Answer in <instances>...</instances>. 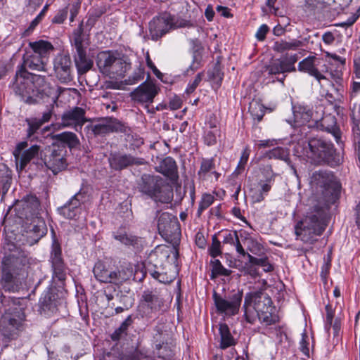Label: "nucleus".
Returning a JSON list of instances; mask_svg holds the SVG:
<instances>
[{
	"instance_id": "f257e3e1",
	"label": "nucleus",
	"mask_w": 360,
	"mask_h": 360,
	"mask_svg": "<svg viewBox=\"0 0 360 360\" xmlns=\"http://www.w3.org/2000/svg\"><path fill=\"white\" fill-rule=\"evenodd\" d=\"M44 223L33 225L26 235L22 234L16 242L8 241L3 246L4 254L0 263V290L18 292L22 281L32 276L37 266V259L32 257L21 245H32L45 234Z\"/></svg>"
},
{
	"instance_id": "f03ea898",
	"label": "nucleus",
	"mask_w": 360,
	"mask_h": 360,
	"mask_svg": "<svg viewBox=\"0 0 360 360\" xmlns=\"http://www.w3.org/2000/svg\"><path fill=\"white\" fill-rule=\"evenodd\" d=\"M13 89L16 94L29 104L37 103V99L44 95L50 96L53 91L44 77L31 74L24 69L17 71Z\"/></svg>"
},
{
	"instance_id": "7ed1b4c3",
	"label": "nucleus",
	"mask_w": 360,
	"mask_h": 360,
	"mask_svg": "<svg viewBox=\"0 0 360 360\" xmlns=\"http://www.w3.org/2000/svg\"><path fill=\"white\" fill-rule=\"evenodd\" d=\"M326 214L322 206L316 205L309 210L304 217L295 225V234L302 241L313 243L326 226Z\"/></svg>"
},
{
	"instance_id": "20e7f679",
	"label": "nucleus",
	"mask_w": 360,
	"mask_h": 360,
	"mask_svg": "<svg viewBox=\"0 0 360 360\" xmlns=\"http://www.w3.org/2000/svg\"><path fill=\"white\" fill-rule=\"evenodd\" d=\"M96 65L99 71L111 79L122 78L131 68L129 58L117 51H105L98 53Z\"/></svg>"
},
{
	"instance_id": "39448f33",
	"label": "nucleus",
	"mask_w": 360,
	"mask_h": 360,
	"mask_svg": "<svg viewBox=\"0 0 360 360\" xmlns=\"http://www.w3.org/2000/svg\"><path fill=\"white\" fill-rule=\"evenodd\" d=\"M302 155L314 164L327 163L335 165L340 163V158L333 144L321 137L310 139L307 146L302 149Z\"/></svg>"
},
{
	"instance_id": "423d86ee",
	"label": "nucleus",
	"mask_w": 360,
	"mask_h": 360,
	"mask_svg": "<svg viewBox=\"0 0 360 360\" xmlns=\"http://www.w3.org/2000/svg\"><path fill=\"white\" fill-rule=\"evenodd\" d=\"M30 51L23 55V63L20 69H30L37 71H46L49 56L53 50L51 43L39 40L29 43Z\"/></svg>"
},
{
	"instance_id": "0eeeda50",
	"label": "nucleus",
	"mask_w": 360,
	"mask_h": 360,
	"mask_svg": "<svg viewBox=\"0 0 360 360\" xmlns=\"http://www.w3.org/2000/svg\"><path fill=\"white\" fill-rule=\"evenodd\" d=\"M137 185L140 192L155 201L167 203L171 200L172 192L160 176L143 174L138 181Z\"/></svg>"
},
{
	"instance_id": "6e6552de",
	"label": "nucleus",
	"mask_w": 360,
	"mask_h": 360,
	"mask_svg": "<svg viewBox=\"0 0 360 360\" xmlns=\"http://www.w3.org/2000/svg\"><path fill=\"white\" fill-rule=\"evenodd\" d=\"M93 272L98 281L117 285L125 282L129 276L125 268H113L110 264L102 262L96 263Z\"/></svg>"
},
{
	"instance_id": "1a4fd4ad",
	"label": "nucleus",
	"mask_w": 360,
	"mask_h": 360,
	"mask_svg": "<svg viewBox=\"0 0 360 360\" xmlns=\"http://www.w3.org/2000/svg\"><path fill=\"white\" fill-rule=\"evenodd\" d=\"M271 299L262 291L250 292L245 295L243 309L246 320L251 322L252 320L249 316L251 311V307L257 313L264 312L267 310H274Z\"/></svg>"
},
{
	"instance_id": "9d476101",
	"label": "nucleus",
	"mask_w": 360,
	"mask_h": 360,
	"mask_svg": "<svg viewBox=\"0 0 360 360\" xmlns=\"http://www.w3.org/2000/svg\"><path fill=\"white\" fill-rule=\"evenodd\" d=\"M174 17L168 13H162L154 17L149 22V32L153 40L157 41L172 29L181 27Z\"/></svg>"
},
{
	"instance_id": "9b49d317",
	"label": "nucleus",
	"mask_w": 360,
	"mask_h": 360,
	"mask_svg": "<svg viewBox=\"0 0 360 360\" xmlns=\"http://www.w3.org/2000/svg\"><path fill=\"white\" fill-rule=\"evenodd\" d=\"M298 60L297 54H286L280 58H276L269 62L266 66V71L270 75H282L281 78L277 77V79L283 83L285 78V74L295 72V63Z\"/></svg>"
},
{
	"instance_id": "f8f14e48",
	"label": "nucleus",
	"mask_w": 360,
	"mask_h": 360,
	"mask_svg": "<svg viewBox=\"0 0 360 360\" xmlns=\"http://www.w3.org/2000/svg\"><path fill=\"white\" fill-rule=\"evenodd\" d=\"M243 295L242 290H238L228 298L223 297L214 292L213 293V300L217 311L228 316H233L238 314Z\"/></svg>"
},
{
	"instance_id": "ddd939ff",
	"label": "nucleus",
	"mask_w": 360,
	"mask_h": 360,
	"mask_svg": "<svg viewBox=\"0 0 360 360\" xmlns=\"http://www.w3.org/2000/svg\"><path fill=\"white\" fill-rule=\"evenodd\" d=\"M163 298L156 290H146L143 292L139 305V312L142 317H152L159 311L163 305Z\"/></svg>"
},
{
	"instance_id": "4468645a",
	"label": "nucleus",
	"mask_w": 360,
	"mask_h": 360,
	"mask_svg": "<svg viewBox=\"0 0 360 360\" xmlns=\"http://www.w3.org/2000/svg\"><path fill=\"white\" fill-rule=\"evenodd\" d=\"M66 153V148L64 146L53 144L49 148L44 158L46 167L54 174L65 169L67 167Z\"/></svg>"
},
{
	"instance_id": "2eb2a0df",
	"label": "nucleus",
	"mask_w": 360,
	"mask_h": 360,
	"mask_svg": "<svg viewBox=\"0 0 360 360\" xmlns=\"http://www.w3.org/2000/svg\"><path fill=\"white\" fill-rule=\"evenodd\" d=\"M311 185L315 187L317 192L321 193L324 200L332 194V191L338 188L333 179V176L325 171H317L313 173L311 178Z\"/></svg>"
},
{
	"instance_id": "dca6fc26",
	"label": "nucleus",
	"mask_w": 360,
	"mask_h": 360,
	"mask_svg": "<svg viewBox=\"0 0 360 360\" xmlns=\"http://www.w3.org/2000/svg\"><path fill=\"white\" fill-rule=\"evenodd\" d=\"M85 114V110L80 107H74L68 110L62 115L60 126L62 127H71L79 132L87 121Z\"/></svg>"
},
{
	"instance_id": "f3484780",
	"label": "nucleus",
	"mask_w": 360,
	"mask_h": 360,
	"mask_svg": "<svg viewBox=\"0 0 360 360\" xmlns=\"http://www.w3.org/2000/svg\"><path fill=\"white\" fill-rule=\"evenodd\" d=\"M159 91V88L152 82H144L131 93V97L135 102L148 107L153 102Z\"/></svg>"
},
{
	"instance_id": "a211bd4d",
	"label": "nucleus",
	"mask_w": 360,
	"mask_h": 360,
	"mask_svg": "<svg viewBox=\"0 0 360 360\" xmlns=\"http://www.w3.org/2000/svg\"><path fill=\"white\" fill-rule=\"evenodd\" d=\"M87 134L102 136L110 132H122L124 131V126L117 120L110 118L102 120L97 124H91L85 127Z\"/></svg>"
},
{
	"instance_id": "6ab92c4d",
	"label": "nucleus",
	"mask_w": 360,
	"mask_h": 360,
	"mask_svg": "<svg viewBox=\"0 0 360 360\" xmlns=\"http://www.w3.org/2000/svg\"><path fill=\"white\" fill-rule=\"evenodd\" d=\"M317 113L320 115V118L317 122L309 124V127H316L321 131H326L330 133L334 136L337 143H339L341 139L340 131L337 127L336 118L331 114L323 115V109L321 106L317 109Z\"/></svg>"
},
{
	"instance_id": "aec40b11",
	"label": "nucleus",
	"mask_w": 360,
	"mask_h": 360,
	"mask_svg": "<svg viewBox=\"0 0 360 360\" xmlns=\"http://www.w3.org/2000/svg\"><path fill=\"white\" fill-rule=\"evenodd\" d=\"M53 70L60 82L68 83L72 80V61L69 55L58 54L53 60Z\"/></svg>"
},
{
	"instance_id": "412c9836",
	"label": "nucleus",
	"mask_w": 360,
	"mask_h": 360,
	"mask_svg": "<svg viewBox=\"0 0 360 360\" xmlns=\"http://www.w3.org/2000/svg\"><path fill=\"white\" fill-rule=\"evenodd\" d=\"M143 159L138 158L130 154L123 153H112L108 158V162L111 169L120 171L131 165H140L143 164Z\"/></svg>"
},
{
	"instance_id": "4be33fe9",
	"label": "nucleus",
	"mask_w": 360,
	"mask_h": 360,
	"mask_svg": "<svg viewBox=\"0 0 360 360\" xmlns=\"http://www.w3.org/2000/svg\"><path fill=\"white\" fill-rule=\"evenodd\" d=\"M85 198L84 193H77L64 205L58 209L60 214L68 219L76 220L81 211L80 205Z\"/></svg>"
},
{
	"instance_id": "5701e85b",
	"label": "nucleus",
	"mask_w": 360,
	"mask_h": 360,
	"mask_svg": "<svg viewBox=\"0 0 360 360\" xmlns=\"http://www.w3.org/2000/svg\"><path fill=\"white\" fill-rule=\"evenodd\" d=\"M27 146V142L18 143L13 151V155L15 159L16 165L20 166V169H23L26 165L37 155L39 147L37 145L32 146L27 150H25Z\"/></svg>"
},
{
	"instance_id": "b1692460",
	"label": "nucleus",
	"mask_w": 360,
	"mask_h": 360,
	"mask_svg": "<svg viewBox=\"0 0 360 360\" xmlns=\"http://www.w3.org/2000/svg\"><path fill=\"white\" fill-rule=\"evenodd\" d=\"M158 228L160 233L168 240V236L179 233L177 219L167 212L162 213L158 219Z\"/></svg>"
},
{
	"instance_id": "393cba45",
	"label": "nucleus",
	"mask_w": 360,
	"mask_h": 360,
	"mask_svg": "<svg viewBox=\"0 0 360 360\" xmlns=\"http://www.w3.org/2000/svg\"><path fill=\"white\" fill-rule=\"evenodd\" d=\"M316 107L314 110L309 108V106L297 105L292 107L294 121L297 125L304 124L307 122L313 124L314 122H317L320 118V115L317 113Z\"/></svg>"
},
{
	"instance_id": "a878e982",
	"label": "nucleus",
	"mask_w": 360,
	"mask_h": 360,
	"mask_svg": "<svg viewBox=\"0 0 360 360\" xmlns=\"http://www.w3.org/2000/svg\"><path fill=\"white\" fill-rule=\"evenodd\" d=\"M319 63V58L314 56H309L298 63L297 68L300 72L307 73L320 82L321 79H325L326 77L323 74V70H319L318 69Z\"/></svg>"
},
{
	"instance_id": "bb28decb",
	"label": "nucleus",
	"mask_w": 360,
	"mask_h": 360,
	"mask_svg": "<svg viewBox=\"0 0 360 360\" xmlns=\"http://www.w3.org/2000/svg\"><path fill=\"white\" fill-rule=\"evenodd\" d=\"M21 326L20 321L11 318L8 315L2 316L0 321V332L7 339H13Z\"/></svg>"
},
{
	"instance_id": "cd10ccee",
	"label": "nucleus",
	"mask_w": 360,
	"mask_h": 360,
	"mask_svg": "<svg viewBox=\"0 0 360 360\" xmlns=\"http://www.w3.org/2000/svg\"><path fill=\"white\" fill-rule=\"evenodd\" d=\"M198 176L202 180L217 181L219 174L215 171V165L213 159H203L201 162L200 168L198 171Z\"/></svg>"
},
{
	"instance_id": "c85d7f7f",
	"label": "nucleus",
	"mask_w": 360,
	"mask_h": 360,
	"mask_svg": "<svg viewBox=\"0 0 360 360\" xmlns=\"http://www.w3.org/2000/svg\"><path fill=\"white\" fill-rule=\"evenodd\" d=\"M74 60L77 72L80 75L85 74L93 67L94 62L86 56L85 50L76 52Z\"/></svg>"
},
{
	"instance_id": "c756f323",
	"label": "nucleus",
	"mask_w": 360,
	"mask_h": 360,
	"mask_svg": "<svg viewBox=\"0 0 360 360\" xmlns=\"http://www.w3.org/2000/svg\"><path fill=\"white\" fill-rule=\"evenodd\" d=\"M21 203L25 212V218H34L37 217L39 214L40 203L35 196H27Z\"/></svg>"
},
{
	"instance_id": "7c9ffc66",
	"label": "nucleus",
	"mask_w": 360,
	"mask_h": 360,
	"mask_svg": "<svg viewBox=\"0 0 360 360\" xmlns=\"http://www.w3.org/2000/svg\"><path fill=\"white\" fill-rule=\"evenodd\" d=\"M53 139L61 143L58 144L59 146H64L65 147L68 146L70 148H76L80 143L77 135L70 131H65L55 134Z\"/></svg>"
},
{
	"instance_id": "2f4dec72",
	"label": "nucleus",
	"mask_w": 360,
	"mask_h": 360,
	"mask_svg": "<svg viewBox=\"0 0 360 360\" xmlns=\"http://www.w3.org/2000/svg\"><path fill=\"white\" fill-rule=\"evenodd\" d=\"M222 243L224 244H228L235 248L236 252L243 255H246V252L243 248L239 237L238 236V232L236 231H226L223 233V240Z\"/></svg>"
},
{
	"instance_id": "473e14b6",
	"label": "nucleus",
	"mask_w": 360,
	"mask_h": 360,
	"mask_svg": "<svg viewBox=\"0 0 360 360\" xmlns=\"http://www.w3.org/2000/svg\"><path fill=\"white\" fill-rule=\"evenodd\" d=\"M39 304L41 313H44L46 316H49L57 311L56 301L52 299V295L50 292H46L41 297Z\"/></svg>"
},
{
	"instance_id": "72a5a7b5",
	"label": "nucleus",
	"mask_w": 360,
	"mask_h": 360,
	"mask_svg": "<svg viewBox=\"0 0 360 360\" xmlns=\"http://www.w3.org/2000/svg\"><path fill=\"white\" fill-rule=\"evenodd\" d=\"M302 46V42L298 39L290 41L278 40L274 42V50L278 53H283L287 51H296Z\"/></svg>"
},
{
	"instance_id": "f704fd0d",
	"label": "nucleus",
	"mask_w": 360,
	"mask_h": 360,
	"mask_svg": "<svg viewBox=\"0 0 360 360\" xmlns=\"http://www.w3.org/2000/svg\"><path fill=\"white\" fill-rule=\"evenodd\" d=\"M219 334L221 338L220 348L225 349L236 345V342L230 333L229 328L226 323L219 325Z\"/></svg>"
},
{
	"instance_id": "c9c22d12",
	"label": "nucleus",
	"mask_w": 360,
	"mask_h": 360,
	"mask_svg": "<svg viewBox=\"0 0 360 360\" xmlns=\"http://www.w3.org/2000/svg\"><path fill=\"white\" fill-rule=\"evenodd\" d=\"M155 267L156 269L155 270L148 268V271L154 278L163 283H170L173 280L174 276H169L167 272L164 271V267L162 266L158 267L157 265H155Z\"/></svg>"
},
{
	"instance_id": "e433bc0d",
	"label": "nucleus",
	"mask_w": 360,
	"mask_h": 360,
	"mask_svg": "<svg viewBox=\"0 0 360 360\" xmlns=\"http://www.w3.org/2000/svg\"><path fill=\"white\" fill-rule=\"evenodd\" d=\"M176 170V162L171 157L165 158L160 165V172L165 176L173 175Z\"/></svg>"
},
{
	"instance_id": "4c0bfd02",
	"label": "nucleus",
	"mask_w": 360,
	"mask_h": 360,
	"mask_svg": "<svg viewBox=\"0 0 360 360\" xmlns=\"http://www.w3.org/2000/svg\"><path fill=\"white\" fill-rule=\"evenodd\" d=\"M114 238L125 245H133L136 241V237L129 234L124 229H119L113 233Z\"/></svg>"
},
{
	"instance_id": "58836bf2",
	"label": "nucleus",
	"mask_w": 360,
	"mask_h": 360,
	"mask_svg": "<svg viewBox=\"0 0 360 360\" xmlns=\"http://www.w3.org/2000/svg\"><path fill=\"white\" fill-rule=\"evenodd\" d=\"M268 155L270 158L282 160L288 165L290 164L288 150L285 148L276 147L273 148L269 151Z\"/></svg>"
},
{
	"instance_id": "ea45409f",
	"label": "nucleus",
	"mask_w": 360,
	"mask_h": 360,
	"mask_svg": "<svg viewBox=\"0 0 360 360\" xmlns=\"http://www.w3.org/2000/svg\"><path fill=\"white\" fill-rule=\"evenodd\" d=\"M84 36L83 34V29L82 25L77 27L73 32L72 44L76 49V52L85 50L84 46Z\"/></svg>"
},
{
	"instance_id": "a19ab883",
	"label": "nucleus",
	"mask_w": 360,
	"mask_h": 360,
	"mask_svg": "<svg viewBox=\"0 0 360 360\" xmlns=\"http://www.w3.org/2000/svg\"><path fill=\"white\" fill-rule=\"evenodd\" d=\"M246 255L249 259L250 263L262 266L265 272H270L273 270V266L269 263L267 257L257 258L248 253H246Z\"/></svg>"
},
{
	"instance_id": "79ce46f5",
	"label": "nucleus",
	"mask_w": 360,
	"mask_h": 360,
	"mask_svg": "<svg viewBox=\"0 0 360 360\" xmlns=\"http://www.w3.org/2000/svg\"><path fill=\"white\" fill-rule=\"evenodd\" d=\"M249 110L252 117L257 120V122H260L262 120L265 113L264 106L258 102L250 103Z\"/></svg>"
},
{
	"instance_id": "37998d69",
	"label": "nucleus",
	"mask_w": 360,
	"mask_h": 360,
	"mask_svg": "<svg viewBox=\"0 0 360 360\" xmlns=\"http://www.w3.org/2000/svg\"><path fill=\"white\" fill-rule=\"evenodd\" d=\"M51 260L52 266L63 264V261L61 257V248L60 245L54 241L52 245V250L51 252Z\"/></svg>"
},
{
	"instance_id": "c03bdc74",
	"label": "nucleus",
	"mask_w": 360,
	"mask_h": 360,
	"mask_svg": "<svg viewBox=\"0 0 360 360\" xmlns=\"http://www.w3.org/2000/svg\"><path fill=\"white\" fill-rule=\"evenodd\" d=\"M211 264L212 267V274L214 276H228L231 274V271L224 268L219 259L211 261Z\"/></svg>"
},
{
	"instance_id": "a18cd8bd",
	"label": "nucleus",
	"mask_w": 360,
	"mask_h": 360,
	"mask_svg": "<svg viewBox=\"0 0 360 360\" xmlns=\"http://www.w3.org/2000/svg\"><path fill=\"white\" fill-rule=\"evenodd\" d=\"M214 200V197L209 193H204L202 195V198L199 202V206L198 209V214L200 216L202 212L208 208Z\"/></svg>"
},
{
	"instance_id": "49530a36",
	"label": "nucleus",
	"mask_w": 360,
	"mask_h": 360,
	"mask_svg": "<svg viewBox=\"0 0 360 360\" xmlns=\"http://www.w3.org/2000/svg\"><path fill=\"white\" fill-rule=\"evenodd\" d=\"M273 311L274 310H267L264 312L257 313V314L261 322L266 325H271L276 321V316L273 315Z\"/></svg>"
},
{
	"instance_id": "de8ad7c7",
	"label": "nucleus",
	"mask_w": 360,
	"mask_h": 360,
	"mask_svg": "<svg viewBox=\"0 0 360 360\" xmlns=\"http://www.w3.org/2000/svg\"><path fill=\"white\" fill-rule=\"evenodd\" d=\"M155 348L158 350L157 356L159 358L167 359L172 356V350L167 344H165L164 342H162V345L157 344Z\"/></svg>"
},
{
	"instance_id": "09e8293b",
	"label": "nucleus",
	"mask_w": 360,
	"mask_h": 360,
	"mask_svg": "<svg viewBox=\"0 0 360 360\" xmlns=\"http://www.w3.org/2000/svg\"><path fill=\"white\" fill-rule=\"evenodd\" d=\"M210 255L215 258L221 254V242L218 240L216 235L212 236V245L209 248Z\"/></svg>"
},
{
	"instance_id": "8fccbe9b",
	"label": "nucleus",
	"mask_w": 360,
	"mask_h": 360,
	"mask_svg": "<svg viewBox=\"0 0 360 360\" xmlns=\"http://www.w3.org/2000/svg\"><path fill=\"white\" fill-rule=\"evenodd\" d=\"M260 170L266 182H271L274 180L275 174L270 165L266 164L262 165Z\"/></svg>"
},
{
	"instance_id": "3c124183",
	"label": "nucleus",
	"mask_w": 360,
	"mask_h": 360,
	"mask_svg": "<svg viewBox=\"0 0 360 360\" xmlns=\"http://www.w3.org/2000/svg\"><path fill=\"white\" fill-rule=\"evenodd\" d=\"M326 56L329 58V63L335 64L337 68L342 67L345 63V59L335 53H327Z\"/></svg>"
},
{
	"instance_id": "603ef678",
	"label": "nucleus",
	"mask_w": 360,
	"mask_h": 360,
	"mask_svg": "<svg viewBox=\"0 0 360 360\" xmlns=\"http://www.w3.org/2000/svg\"><path fill=\"white\" fill-rule=\"evenodd\" d=\"M53 275L59 281H64L66 278V269L64 264L52 266Z\"/></svg>"
},
{
	"instance_id": "864d4df0",
	"label": "nucleus",
	"mask_w": 360,
	"mask_h": 360,
	"mask_svg": "<svg viewBox=\"0 0 360 360\" xmlns=\"http://www.w3.org/2000/svg\"><path fill=\"white\" fill-rule=\"evenodd\" d=\"M250 153V150L248 147H246L243 149L241 157L240 158L237 169L238 170H242L244 169L245 165L247 164V162L248 160L249 156Z\"/></svg>"
},
{
	"instance_id": "5fc2aeb1",
	"label": "nucleus",
	"mask_w": 360,
	"mask_h": 360,
	"mask_svg": "<svg viewBox=\"0 0 360 360\" xmlns=\"http://www.w3.org/2000/svg\"><path fill=\"white\" fill-rule=\"evenodd\" d=\"M203 77V72H199L195 77L194 80L190 82L186 89L187 94H191L195 91L197 86L202 81Z\"/></svg>"
},
{
	"instance_id": "6e6d98bb",
	"label": "nucleus",
	"mask_w": 360,
	"mask_h": 360,
	"mask_svg": "<svg viewBox=\"0 0 360 360\" xmlns=\"http://www.w3.org/2000/svg\"><path fill=\"white\" fill-rule=\"evenodd\" d=\"M256 264H252L251 263H246L244 266V272L245 274H248L250 276L255 278L258 276V271L255 267Z\"/></svg>"
},
{
	"instance_id": "4d7b16f0",
	"label": "nucleus",
	"mask_w": 360,
	"mask_h": 360,
	"mask_svg": "<svg viewBox=\"0 0 360 360\" xmlns=\"http://www.w3.org/2000/svg\"><path fill=\"white\" fill-rule=\"evenodd\" d=\"M44 124L40 119H34L29 123V134H34Z\"/></svg>"
},
{
	"instance_id": "13d9d810",
	"label": "nucleus",
	"mask_w": 360,
	"mask_h": 360,
	"mask_svg": "<svg viewBox=\"0 0 360 360\" xmlns=\"http://www.w3.org/2000/svg\"><path fill=\"white\" fill-rule=\"evenodd\" d=\"M269 31V27L266 25H262L257 30L255 37L259 41H263L265 39L266 34Z\"/></svg>"
},
{
	"instance_id": "bf43d9fd",
	"label": "nucleus",
	"mask_w": 360,
	"mask_h": 360,
	"mask_svg": "<svg viewBox=\"0 0 360 360\" xmlns=\"http://www.w3.org/2000/svg\"><path fill=\"white\" fill-rule=\"evenodd\" d=\"M212 79L216 82V84L219 86L223 79V74L221 70L218 68H214L213 70Z\"/></svg>"
},
{
	"instance_id": "052dcab7",
	"label": "nucleus",
	"mask_w": 360,
	"mask_h": 360,
	"mask_svg": "<svg viewBox=\"0 0 360 360\" xmlns=\"http://www.w3.org/2000/svg\"><path fill=\"white\" fill-rule=\"evenodd\" d=\"M181 104L182 102L181 98L177 96H174L170 100L169 107L171 110H175L179 109L181 107Z\"/></svg>"
},
{
	"instance_id": "680f3d73",
	"label": "nucleus",
	"mask_w": 360,
	"mask_h": 360,
	"mask_svg": "<svg viewBox=\"0 0 360 360\" xmlns=\"http://www.w3.org/2000/svg\"><path fill=\"white\" fill-rule=\"evenodd\" d=\"M133 318L131 315H129L127 319L122 323L119 327V330H123L127 333L128 328L132 324Z\"/></svg>"
},
{
	"instance_id": "e2e57ef3",
	"label": "nucleus",
	"mask_w": 360,
	"mask_h": 360,
	"mask_svg": "<svg viewBox=\"0 0 360 360\" xmlns=\"http://www.w3.org/2000/svg\"><path fill=\"white\" fill-rule=\"evenodd\" d=\"M143 78V72L141 70H139L137 72L134 73L132 77L129 78L128 83L129 84H132L138 82L141 79Z\"/></svg>"
},
{
	"instance_id": "0e129e2a",
	"label": "nucleus",
	"mask_w": 360,
	"mask_h": 360,
	"mask_svg": "<svg viewBox=\"0 0 360 360\" xmlns=\"http://www.w3.org/2000/svg\"><path fill=\"white\" fill-rule=\"evenodd\" d=\"M326 326L328 327L332 325L333 319V312L332 308L330 305L326 306Z\"/></svg>"
},
{
	"instance_id": "69168bd1",
	"label": "nucleus",
	"mask_w": 360,
	"mask_h": 360,
	"mask_svg": "<svg viewBox=\"0 0 360 360\" xmlns=\"http://www.w3.org/2000/svg\"><path fill=\"white\" fill-rule=\"evenodd\" d=\"M68 11H60L53 19V22L56 23H63L67 18Z\"/></svg>"
},
{
	"instance_id": "338daca9",
	"label": "nucleus",
	"mask_w": 360,
	"mask_h": 360,
	"mask_svg": "<svg viewBox=\"0 0 360 360\" xmlns=\"http://www.w3.org/2000/svg\"><path fill=\"white\" fill-rule=\"evenodd\" d=\"M330 266V257H328V258L327 259H325L324 264H323V266L321 267V275L323 278H326V276L329 271Z\"/></svg>"
},
{
	"instance_id": "774afa93",
	"label": "nucleus",
	"mask_w": 360,
	"mask_h": 360,
	"mask_svg": "<svg viewBox=\"0 0 360 360\" xmlns=\"http://www.w3.org/2000/svg\"><path fill=\"white\" fill-rule=\"evenodd\" d=\"M146 63L148 68H150L153 70V73L156 76L159 77V75H161V72L158 70L154 63L152 62L149 56H148L146 58Z\"/></svg>"
}]
</instances>
